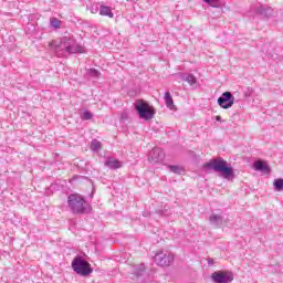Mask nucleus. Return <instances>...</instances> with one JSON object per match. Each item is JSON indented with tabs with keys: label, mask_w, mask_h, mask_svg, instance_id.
Wrapping results in <instances>:
<instances>
[{
	"label": "nucleus",
	"mask_w": 283,
	"mask_h": 283,
	"mask_svg": "<svg viewBox=\"0 0 283 283\" xmlns=\"http://www.w3.org/2000/svg\"><path fill=\"white\" fill-rule=\"evenodd\" d=\"M88 75L93 76L94 78H98V76H101V73L96 69H91L88 71Z\"/></svg>",
	"instance_id": "412c9836"
},
{
	"label": "nucleus",
	"mask_w": 283,
	"mask_h": 283,
	"mask_svg": "<svg viewBox=\"0 0 283 283\" xmlns=\"http://www.w3.org/2000/svg\"><path fill=\"white\" fill-rule=\"evenodd\" d=\"M217 103L222 109H229L233 107V103H235V97L231 92H224L218 98Z\"/></svg>",
	"instance_id": "0eeeda50"
},
{
	"label": "nucleus",
	"mask_w": 283,
	"mask_h": 283,
	"mask_svg": "<svg viewBox=\"0 0 283 283\" xmlns=\"http://www.w3.org/2000/svg\"><path fill=\"white\" fill-rule=\"evenodd\" d=\"M99 14L101 17H108L109 19H114V13L112 12V9L107 6H101Z\"/></svg>",
	"instance_id": "ddd939ff"
},
{
	"label": "nucleus",
	"mask_w": 283,
	"mask_h": 283,
	"mask_svg": "<svg viewBox=\"0 0 283 283\" xmlns=\"http://www.w3.org/2000/svg\"><path fill=\"white\" fill-rule=\"evenodd\" d=\"M203 169H213L221 174V177L226 180H231L234 176L233 168L227 166V160L222 158L210 159L208 163L203 164Z\"/></svg>",
	"instance_id": "f03ea898"
},
{
	"label": "nucleus",
	"mask_w": 283,
	"mask_h": 283,
	"mask_svg": "<svg viewBox=\"0 0 283 283\" xmlns=\"http://www.w3.org/2000/svg\"><path fill=\"white\" fill-rule=\"evenodd\" d=\"M255 171H262L263 174H271V167L263 160H256L254 163Z\"/></svg>",
	"instance_id": "9b49d317"
},
{
	"label": "nucleus",
	"mask_w": 283,
	"mask_h": 283,
	"mask_svg": "<svg viewBox=\"0 0 283 283\" xmlns=\"http://www.w3.org/2000/svg\"><path fill=\"white\" fill-rule=\"evenodd\" d=\"M134 105L135 112H137L139 118L143 120H151L156 116V109L149 103L145 102V99H137Z\"/></svg>",
	"instance_id": "20e7f679"
},
{
	"label": "nucleus",
	"mask_w": 283,
	"mask_h": 283,
	"mask_svg": "<svg viewBox=\"0 0 283 283\" xmlns=\"http://www.w3.org/2000/svg\"><path fill=\"white\" fill-rule=\"evenodd\" d=\"M139 271L140 272L145 271V265H140Z\"/></svg>",
	"instance_id": "bb28decb"
},
{
	"label": "nucleus",
	"mask_w": 283,
	"mask_h": 283,
	"mask_svg": "<svg viewBox=\"0 0 283 283\" xmlns=\"http://www.w3.org/2000/svg\"><path fill=\"white\" fill-rule=\"evenodd\" d=\"M154 262L157 266H170L174 264V254L169 251H159L154 256Z\"/></svg>",
	"instance_id": "423d86ee"
},
{
	"label": "nucleus",
	"mask_w": 283,
	"mask_h": 283,
	"mask_svg": "<svg viewBox=\"0 0 283 283\" xmlns=\"http://www.w3.org/2000/svg\"><path fill=\"white\" fill-rule=\"evenodd\" d=\"M216 120L220 123L222 120V117L220 115H218V116H216Z\"/></svg>",
	"instance_id": "a878e982"
},
{
	"label": "nucleus",
	"mask_w": 283,
	"mask_h": 283,
	"mask_svg": "<svg viewBox=\"0 0 283 283\" xmlns=\"http://www.w3.org/2000/svg\"><path fill=\"white\" fill-rule=\"evenodd\" d=\"M52 28H61V21L56 18L51 19Z\"/></svg>",
	"instance_id": "4be33fe9"
},
{
	"label": "nucleus",
	"mask_w": 283,
	"mask_h": 283,
	"mask_svg": "<svg viewBox=\"0 0 283 283\" xmlns=\"http://www.w3.org/2000/svg\"><path fill=\"white\" fill-rule=\"evenodd\" d=\"M102 147H103V146H102V144H101L99 140L93 139V140L91 142V150H92V151H101Z\"/></svg>",
	"instance_id": "f3484780"
},
{
	"label": "nucleus",
	"mask_w": 283,
	"mask_h": 283,
	"mask_svg": "<svg viewBox=\"0 0 283 283\" xmlns=\"http://www.w3.org/2000/svg\"><path fill=\"white\" fill-rule=\"evenodd\" d=\"M143 216H144L145 218H147V216H149V213H148V212H144Z\"/></svg>",
	"instance_id": "c85d7f7f"
},
{
	"label": "nucleus",
	"mask_w": 283,
	"mask_h": 283,
	"mask_svg": "<svg viewBox=\"0 0 283 283\" xmlns=\"http://www.w3.org/2000/svg\"><path fill=\"white\" fill-rule=\"evenodd\" d=\"M143 273L138 272L137 275H142Z\"/></svg>",
	"instance_id": "c756f323"
},
{
	"label": "nucleus",
	"mask_w": 283,
	"mask_h": 283,
	"mask_svg": "<svg viewBox=\"0 0 283 283\" xmlns=\"http://www.w3.org/2000/svg\"><path fill=\"white\" fill-rule=\"evenodd\" d=\"M203 3H208V6H211L212 8H216L218 6V0H202Z\"/></svg>",
	"instance_id": "5701e85b"
},
{
	"label": "nucleus",
	"mask_w": 283,
	"mask_h": 283,
	"mask_svg": "<svg viewBox=\"0 0 283 283\" xmlns=\"http://www.w3.org/2000/svg\"><path fill=\"white\" fill-rule=\"evenodd\" d=\"M165 103L166 106L168 107V109H174V97H171V93H169V91H167L165 93Z\"/></svg>",
	"instance_id": "dca6fc26"
},
{
	"label": "nucleus",
	"mask_w": 283,
	"mask_h": 283,
	"mask_svg": "<svg viewBox=\"0 0 283 283\" xmlns=\"http://www.w3.org/2000/svg\"><path fill=\"white\" fill-rule=\"evenodd\" d=\"M209 222L213 227H217V229H220V227H222V224H227L229 220L224 219L222 214L212 213L209 218Z\"/></svg>",
	"instance_id": "9d476101"
},
{
	"label": "nucleus",
	"mask_w": 283,
	"mask_h": 283,
	"mask_svg": "<svg viewBox=\"0 0 283 283\" xmlns=\"http://www.w3.org/2000/svg\"><path fill=\"white\" fill-rule=\"evenodd\" d=\"M181 78L186 81V83L190 84L191 86L198 83V78H196L193 74H184Z\"/></svg>",
	"instance_id": "4468645a"
},
{
	"label": "nucleus",
	"mask_w": 283,
	"mask_h": 283,
	"mask_svg": "<svg viewBox=\"0 0 283 283\" xmlns=\"http://www.w3.org/2000/svg\"><path fill=\"white\" fill-rule=\"evenodd\" d=\"M273 185H274L275 191H283V179L282 178L275 179Z\"/></svg>",
	"instance_id": "a211bd4d"
},
{
	"label": "nucleus",
	"mask_w": 283,
	"mask_h": 283,
	"mask_svg": "<svg viewBox=\"0 0 283 283\" xmlns=\"http://www.w3.org/2000/svg\"><path fill=\"white\" fill-rule=\"evenodd\" d=\"M209 266H213V259H208Z\"/></svg>",
	"instance_id": "393cba45"
},
{
	"label": "nucleus",
	"mask_w": 283,
	"mask_h": 283,
	"mask_svg": "<svg viewBox=\"0 0 283 283\" xmlns=\"http://www.w3.org/2000/svg\"><path fill=\"white\" fill-rule=\"evenodd\" d=\"M71 266L77 275H82L83 277H86V275H90L93 271L90 262L85 261L82 256H76L72 261Z\"/></svg>",
	"instance_id": "39448f33"
},
{
	"label": "nucleus",
	"mask_w": 283,
	"mask_h": 283,
	"mask_svg": "<svg viewBox=\"0 0 283 283\" xmlns=\"http://www.w3.org/2000/svg\"><path fill=\"white\" fill-rule=\"evenodd\" d=\"M50 48L54 50L57 56H65V54H85V48L76 43L74 38L64 36L60 44L56 41L50 42Z\"/></svg>",
	"instance_id": "f257e3e1"
},
{
	"label": "nucleus",
	"mask_w": 283,
	"mask_h": 283,
	"mask_svg": "<svg viewBox=\"0 0 283 283\" xmlns=\"http://www.w3.org/2000/svg\"><path fill=\"white\" fill-rule=\"evenodd\" d=\"M149 163L158 164L165 160V151L161 148H154L148 155Z\"/></svg>",
	"instance_id": "1a4fd4ad"
},
{
	"label": "nucleus",
	"mask_w": 283,
	"mask_h": 283,
	"mask_svg": "<svg viewBox=\"0 0 283 283\" xmlns=\"http://www.w3.org/2000/svg\"><path fill=\"white\" fill-rule=\"evenodd\" d=\"M122 118H127V114H126V113H123V114H122Z\"/></svg>",
	"instance_id": "cd10ccee"
},
{
	"label": "nucleus",
	"mask_w": 283,
	"mask_h": 283,
	"mask_svg": "<svg viewBox=\"0 0 283 283\" xmlns=\"http://www.w3.org/2000/svg\"><path fill=\"white\" fill-rule=\"evenodd\" d=\"M214 283H230L233 280V273L230 271H216L211 274Z\"/></svg>",
	"instance_id": "6e6552de"
},
{
	"label": "nucleus",
	"mask_w": 283,
	"mask_h": 283,
	"mask_svg": "<svg viewBox=\"0 0 283 283\" xmlns=\"http://www.w3.org/2000/svg\"><path fill=\"white\" fill-rule=\"evenodd\" d=\"M168 168H169V171H171L172 174H182L184 171L182 167L180 166L170 165L168 166Z\"/></svg>",
	"instance_id": "6ab92c4d"
},
{
	"label": "nucleus",
	"mask_w": 283,
	"mask_h": 283,
	"mask_svg": "<svg viewBox=\"0 0 283 283\" xmlns=\"http://www.w3.org/2000/svg\"><path fill=\"white\" fill-rule=\"evenodd\" d=\"M256 14H260L261 17H272L273 15V9L271 7H264L262 4H260L256 8Z\"/></svg>",
	"instance_id": "f8f14e48"
},
{
	"label": "nucleus",
	"mask_w": 283,
	"mask_h": 283,
	"mask_svg": "<svg viewBox=\"0 0 283 283\" xmlns=\"http://www.w3.org/2000/svg\"><path fill=\"white\" fill-rule=\"evenodd\" d=\"M105 166L108 167L109 169H120V161L116 159H107L105 161Z\"/></svg>",
	"instance_id": "2eb2a0df"
},
{
	"label": "nucleus",
	"mask_w": 283,
	"mask_h": 283,
	"mask_svg": "<svg viewBox=\"0 0 283 283\" xmlns=\"http://www.w3.org/2000/svg\"><path fill=\"white\" fill-rule=\"evenodd\" d=\"M67 207L70 211L78 216L91 211L90 203L78 193H72L67 197Z\"/></svg>",
	"instance_id": "7ed1b4c3"
},
{
	"label": "nucleus",
	"mask_w": 283,
	"mask_h": 283,
	"mask_svg": "<svg viewBox=\"0 0 283 283\" xmlns=\"http://www.w3.org/2000/svg\"><path fill=\"white\" fill-rule=\"evenodd\" d=\"M93 116L94 115L90 111H85L81 114L82 120H92Z\"/></svg>",
	"instance_id": "aec40b11"
},
{
	"label": "nucleus",
	"mask_w": 283,
	"mask_h": 283,
	"mask_svg": "<svg viewBox=\"0 0 283 283\" xmlns=\"http://www.w3.org/2000/svg\"><path fill=\"white\" fill-rule=\"evenodd\" d=\"M91 12H92V14H96V12H98V4H93L91 7Z\"/></svg>",
	"instance_id": "b1692460"
}]
</instances>
